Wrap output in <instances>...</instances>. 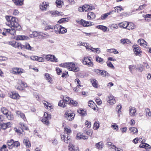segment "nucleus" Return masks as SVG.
Segmentation results:
<instances>
[{"mask_svg":"<svg viewBox=\"0 0 151 151\" xmlns=\"http://www.w3.org/2000/svg\"><path fill=\"white\" fill-rule=\"evenodd\" d=\"M45 59L47 61L53 62H57L58 61V59L54 55H46Z\"/></svg>","mask_w":151,"mask_h":151,"instance_id":"nucleus-8","label":"nucleus"},{"mask_svg":"<svg viewBox=\"0 0 151 151\" xmlns=\"http://www.w3.org/2000/svg\"><path fill=\"white\" fill-rule=\"evenodd\" d=\"M136 111V110L134 107H131L129 110V114L131 116H134Z\"/></svg>","mask_w":151,"mask_h":151,"instance_id":"nucleus-22","label":"nucleus"},{"mask_svg":"<svg viewBox=\"0 0 151 151\" xmlns=\"http://www.w3.org/2000/svg\"><path fill=\"white\" fill-rule=\"evenodd\" d=\"M69 65L68 69L70 70L77 72L79 70V68L76 66L75 64L73 62L69 63Z\"/></svg>","mask_w":151,"mask_h":151,"instance_id":"nucleus-4","label":"nucleus"},{"mask_svg":"<svg viewBox=\"0 0 151 151\" xmlns=\"http://www.w3.org/2000/svg\"><path fill=\"white\" fill-rule=\"evenodd\" d=\"M85 124L86 125V127L89 128L91 127V123L88 120H86L85 123Z\"/></svg>","mask_w":151,"mask_h":151,"instance_id":"nucleus-51","label":"nucleus"},{"mask_svg":"<svg viewBox=\"0 0 151 151\" xmlns=\"http://www.w3.org/2000/svg\"><path fill=\"white\" fill-rule=\"evenodd\" d=\"M87 18L88 20L93 19L96 17L95 14L92 12H88L87 14Z\"/></svg>","mask_w":151,"mask_h":151,"instance_id":"nucleus-16","label":"nucleus"},{"mask_svg":"<svg viewBox=\"0 0 151 151\" xmlns=\"http://www.w3.org/2000/svg\"><path fill=\"white\" fill-rule=\"evenodd\" d=\"M146 116H147V115L149 116H151V112H150V110L148 109H147L146 110Z\"/></svg>","mask_w":151,"mask_h":151,"instance_id":"nucleus-62","label":"nucleus"},{"mask_svg":"<svg viewBox=\"0 0 151 151\" xmlns=\"http://www.w3.org/2000/svg\"><path fill=\"white\" fill-rule=\"evenodd\" d=\"M122 108V106L120 105H118L116 107V111L118 112L119 113L120 112H121L120 111L121 109Z\"/></svg>","mask_w":151,"mask_h":151,"instance_id":"nucleus-52","label":"nucleus"},{"mask_svg":"<svg viewBox=\"0 0 151 151\" xmlns=\"http://www.w3.org/2000/svg\"><path fill=\"white\" fill-rule=\"evenodd\" d=\"M55 3L58 7L60 8H61L62 6V4H63V1L62 0H56Z\"/></svg>","mask_w":151,"mask_h":151,"instance_id":"nucleus-25","label":"nucleus"},{"mask_svg":"<svg viewBox=\"0 0 151 151\" xmlns=\"http://www.w3.org/2000/svg\"><path fill=\"white\" fill-rule=\"evenodd\" d=\"M7 20L6 24L11 28V29H6V32L12 35L16 34V30H19L21 29L20 26L17 22L18 19L15 17L11 16H6Z\"/></svg>","mask_w":151,"mask_h":151,"instance_id":"nucleus-1","label":"nucleus"},{"mask_svg":"<svg viewBox=\"0 0 151 151\" xmlns=\"http://www.w3.org/2000/svg\"><path fill=\"white\" fill-rule=\"evenodd\" d=\"M129 130L132 133L137 134L138 132V130L137 128L135 127H131L129 128Z\"/></svg>","mask_w":151,"mask_h":151,"instance_id":"nucleus-27","label":"nucleus"},{"mask_svg":"<svg viewBox=\"0 0 151 151\" xmlns=\"http://www.w3.org/2000/svg\"><path fill=\"white\" fill-rule=\"evenodd\" d=\"M110 15V13L108 12L102 14L101 16V19L102 20H104L106 19L108 16Z\"/></svg>","mask_w":151,"mask_h":151,"instance_id":"nucleus-39","label":"nucleus"},{"mask_svg":"<svg viewBox=\"0 0 151 151\" xmlns=\"http://www.w3.org/2000/svg\"><path fill=\"white\" fill-rule=\"evenodd\" d=\"M71 102L70 105H72L74 106H76L78 104V102L76 101H74L73 100H71Z\"/></svg>","mask_w":151,"mask_h":151,"instance_id":"nucleus-56","label":"nucleus"},{"mask_svg":"<svg viewBox=\"0 0 151 151\" xmlns=\"http://www.w3.org/2000/svg\"><path fill=\"white\" fill-rule=\"evenodd\" d=\"M69 149L71 151H79L78 148L76 147V148L74 147V146L73 145L71 144H69Z\"/></svg>","mask_w":151,"mask_h":151,"instance_id":"nucleus-23","label":"nucleus"},{"mask_svg":"<svg viewBox=\"0 0 151 151\" xmlns=\"http://www.w3.org/2000/svg\"><path fill=\"white\" fill-rule=\"evenodd\" d=\"M68 76V72L65 71V73H63L62 75V77L63 78H66V77Z\"/></svg>","mask_w":151,"mask_h":151,"instance_id":"nucleus-59","label":"nucleus"},{"mask_svg":"<svg viewBox=\"0 0 151 151\" xmlns=\"http://www.w3.org/2000/svg\"><path fill=\"white\" fill-rule=\"evenodd\" d=\"M0 125L1 128L3 129H5L11 126L10 122H8L7 123H3L1 124Z\"/></svg>","mask_w":151,"mask_h":151,"instance_id":"nucleus-13","label":"nucleus"},{"mask_svg":"<svg viewBox=\"0 0 151 151\" xmlns=\"http://www.w3.org/2000/svg\"><path fill=\"white\" fill-rule=\"evenodd\" d=\"M65 131L67 134L68 135H69L71 132V130L70 129L66 127L65 128Z\"/></svg>","mask_w":151,"mask_h":151,"instance_id":"nucleus-55","label":"nucleus"},{"mask_svg":"<svg viewBox=\"0 0 151 151\" xmlns=\"http://www.w3.org/2000/svg\"><path fill=\"white\" fill-rule=\"evenodd\" d=\"M6 147V145H3L0 148V151H8Z\"/></svg>","mask_w":151,"mask_h":151,"instance_id":"nucleus-49","label":"nucleus"},{"mask_svg":"<svg viewBox=\"0 0 151 151\" xmlns=\"http://www.w3.org/2000/svg\"><path fill=\"white\" fill-rule=\"evenodd\" d=\"M83 64L86 65L89 67H92L93 63L91 61V60L88 57L84 58L83 60Z\"/></svg>","mask_w":151,"mask_h":151,"instance_id":"nucleus-5","label":"nucleus"},{"mask_svg":"<svg viewBox=\"0 0 151 151\" xmlns=\"http://www.w3.org/2000/svg\"><path fill=\"white\" fill-rule=\"evenodd\" d=\"M95 146L98 149H102L103 147V142H99L96 144Z\"/></svg>","mask_w":151,"mask_h":151,"instance_id":"nucleus-36","label":"nucleus"},{"mask_svg":"<svg viewBox=\"0 0 151 151\" xmlns=\"http://www.w3.org/2000/svg\"><path fill=\"white\" fill-rule=\"evenodd\" d=\"M76 139H86V136L83 135L80 133H78L76 136Z\"/></svg>","mask_w":151,"mask_h":151,"instance_id":"nucleus-30","label":"nucleus"},{"mask_svg":"<svg viewBox=\"0 0 151 151\" xmlns=\"http://www.w3.org/2000/svg\"><path fill=\"white\" fill-rule=\"evenodd\" d=\"M12 1L17 6H22L23 4L24 0H12Z\"/></svg>","mask_w":151,"mask_h":151,"instance_id":"nucleus-18","label":"nucleus"},{"mask_svg":"<svg viewBox=\"0 0 151 151\" xmlns=\"http://www.w3.org/2000/svg\"><path fill=\"white\" fill-rule=\"evenodd\" d=\"M96 61L100 63H102L103 62V59L99 56L96 57Z\"/></svg>","mask_w":151,"mask_h":151,"instance_id":"nucleus-45","label":"nucleus"},{"mask_svg":"<svg viewBox=\"0 0 151 151\" xmlns=\"http://www.w3.org/2000/svg\"><path fill=\"white\" fill-rule=\"evenodd\" d=\"M58 105L63 108L65 107L66 106V105L65 104L63 99L60 101L58 103Z\"/></svg>","mask_w":151,"mask_h":151,"instance_id":"nucleus-31","label":"nucleus"},{"mask_svg":"<svg viewBox=\"0 0 151 151\" xmlns=\"http://www.w3.org/2000/svg\"><path fill=\"white\" fill-rule=\"evenodd\" d=\"M128 24V27L127 28V29L130 30L131 29H133L135 28V27L134 25V24L132 22L129 23Z\"/></svg>","mask_w":151,"mask_h":151,"instance_id":"nucleus-33","label":"nucleus"},{"mask_svg":"<svg viewBox=\"0 0 151 151\" xmlns=\"http://www.w3.org/2000/svg\"><path fill=\"white\" fill-rule=\"evenodd\" d=\"M54 28V26H51V25H49L46 26L45 29V30H47V29H53Z\"/></svg>","mask_w":151,"mask_h":151,"instance_id":"nucleus-61","label":"nucleus"},{"mask_svg":"<svg viewBox=\"0 0 151 151\" xmlns=\"http://www.w3.org/2000/svg\"><path fill=\"white\" fill-rule=\"evenodd\" d=\"M92 23L90 22L86 21L84 20L83 26L84 27H88L92 25Z\"/></svg>","mask_w":151,"mask_h":151,"instance_id":"nucleus-35","label":"nucleus"},{"mask_svg":"<svg viewBox=\"0 0 151 151\" xmlns=\"http://www.w3.org/2000/svg\"><path fill=\"white\" fill-rule=\"evenodd\" d=\"M20 145V143L18 141H14V143H13V147H15L17 148Z\"/></svg>","mask_w":151,"mask_h":151,"instance_id":"nucleus-44","label":"nucleus"},{"mask_svg":"<svg viewBox=\"0 0 151 151\" xmlns=\"http://www.w3.org/2000/svg\"><path fill=\"white\" fill-rule=\"evenodd\" d=\"M13 143H14V140L12 139L8 140L7 142L8 148L9 149L13 148Z\"/></svg>","mask_w":151,"mask_h":151,"instance_id":"nucleus-12","label":"nucleus"},{"mask_svg":"<svg viewBox=\"0 0 151 151\" xmlns=\"http://www.w3.org/2000/svg\"><path fill=\"white\" fill-rule=\"evenodd\" d=\"M142 138H139V139L137 138H135L134 139H133V142L135 143V144H137L138 143V141L139 140H141Z\"/></svg>","mask_w":151,"mask_h":151,"instance_id":"nucleus-63","label":"nucleus"},{"mask_svg":"<svg viewBox=\"0 0 151 151\" xmlns=\"http://www.w3.org/2000/svg\"><path fill=\"white\" fill-rule=\"evenodd\" d=\"M64 116L68 120L72 121L74 119L75 114L73 112H72L71 111L69 112L68 111H66L65 114Z\"/></svg>","mask_w":151,"mask_h":151,"instance_id":"nucleus-3","label":"nucleus"},{"mask_svg":"<svg viewBox=\"0 0 151 151\" xmlns=\"http://www.w3.org/2000/svg\"><path fill=\"white\" fill-rule=\"evenodd\" d=\"M9 43L10 45L15 48H17L19 49H22V47H23V45H22L21 43L16 42L14 41L10 42Z\"/></svg>","mask_w":151,"mask_h":151,"instance_id":"nucleus-7","label":"nucleus"},{"mask_svg":"<svg viewBox=\"0 0 151 151\" xmlns=\"http://www.w3.org/2000/svg\"><path fill=\"white\" fill-rule=\"evenodd\" d=\"M94 72H96V73L99 75H100L101 76L103 75V73L104 71L99 70V69H94Z\"/></svg>","mask_w":151,"mask_h":151,"instance_id":"nucleus-42","label":"nucleus"},{"mask_svg":"<svg viewBox=\"0 0 151 151\" xmlns=\"http://www.w3.org/2000/svg\"><path fill=\"white\" fill-rule=\"evenodd\" d=\"M86 110H83L81 109H80L78 110V112L83 116L85 115L86 113Z\"/></svg>","mask_w":151,"mask_h":151,"instance_id":"nucleus-40","label":"nucleus"},{"mask_svg":"<svg viewBox=\"0 0 151 151\" xmlns=\"http://www.w3.org/2000/svg\"><path fill=\"white\" fill-rule=\"evenodd\" d=\"M133 48L135 55L137 56H141L142 55V52L139 46L137 45H134L133 46Z\"/></svg>","mask_w":151,"mask_h":151,"instance_id":"nucleus-6","label":"nucleus"},{"mask_svg":"<svg viewBox=\"0 0 151 151\" xmlns=\"http://www.w3.org/2000/svg\"><path fill=\"white\" fill-rule=\"evenodd\" d=\"M1 111L3 114L7 115L8 114V110L5 108H3L1 109Z\"/></svg>","mask_w":151,"mask_h":151,"instance_id":"nucleus-43","label":"nucleus"},{"mask_svg":"<svg viewBox=\"0 0 151 151\" xmlns=\"http://www.w3.org/2000/svg\"><path fill=\"white\" fill-rule=\"evenodd\" d=\"M39 34L38 32L36 31H34L32 32V35L34 37H37Z\"/></svg>","mask_w":151,"mask_h":151,"instance_id":"nucleus-60","label":"nucleus"},{"mask_svg":"<svg viewBox=\"0 0 151 151\" xmlns=\"http://www.w3.org/2000/svg\"><path fill=\"white\" fill-rule=\"evenodd\" d=\"M6 117L8 119L10 120H12L13 119V115L11 113H9L8 115H7Z\"/></svg>","mask_w":151,"mask_h":151,"instance_id":"nucleus-48","label":"nucleus"},{"mask_svg":"<svg viewBox=\"0 0 151 151\" xmlns=\"http://www.w3.org/2000/svg\"><path fill=\"white\" fill-rule=\"evenodd\" d=\"M99 127V124L97 122H95L93 124V128L95 130L97 129Z\"/></svg>","mask_w":151,"mask_h":151,"instance_id":"nucleus-46","label":"nucleus"},{"mask_svg":"<svg viewBox=\"0 0 151 151\" xmlns=\"http://www.w3.org/2000/svg\"><path fill=\"white\" fill-rule=\"evenodd\" d=\"M12 73L16 75L22 73V69L20 68H14L13 69Z\"/></svg>","mask_w":151,"mask_h":151,"instance_id":"nucleus-9","label":"nucleus"},{"mask_svg":"<svg viewBox=\"0 0 151 151\" xmlns=\"http://www.w3.org/2000/svg\"><path fill=\"white\" fill-rule=\"evenodd\" d=\"M61 26L59 24H56L54 27L55 32L56 34L59 33L60 29Z\"/></svg>","mask_w":151,"mask_h":151,"instance_id":"nucleus-26","label":"nucleus"},{"mask_svg":"<svg viewBox=\"0 0 151 151\" xmlns=\"http://www.w3.org/2000/svg\"><path fill=\"white\" fill-rule=\"evenodd\" d=\"M91 82L92 83L93 86L96 88H97L98 86V84L97 83V81L95 79H92L91 80Z\"/></svg>","mask_w":151,"mask_h":151,"instance_id":"nucleus-32","label":"nucleus"},{"mask_svg":"<svg viewBox=\"0 0 151 151\" xmlns=\"http://www.w3.org/2000/svg\"><path fill=\"white\" fill-rule=\"evenodd\" d=\"M22 49L24 50L25 49L28 50H33V47H31L30 45L28 43H26L24 45H23Z\"/></svg>","mask_w":151,"mask_h":151,"instance_id":"nucleus-15","label":"nucleus"},{"mask_svg":"<svg viewBox=\"0 0 151 151\" xmlns=\"http://www.w3.org/2000/svg\"><path fill=\"white\" fill-rule=\"evenodd\" d=\"M88 106L89 107L91 108L94 110H96V108L95 106H96L95 104L92 101H89L88 103Z\"/></svg>","mask_w":151,"mask_h":151,"instance_id":"nucleus-21","label":"nucleus"},{"mask_svg":"<svg viewBox=\"0 0 151 151\" xmlns=\"http://www.w3.org/2000/svg\"><path fill=\"white\" fill-rule=\"evenodd\" d=\"M83 12H86L88 11V5L85 4L83 6Z\"/></svg>","mask_w":151,"mask_h":151,"instance_id":"nucleus-47","label":"nucleus"},{"mask_svg":"<svg viewBox=\"0 0 151 151\" xmlns=\"http://www.w3.org/2000/svg\"><path fill=\"white\" fill-rule=\"evenodd\" d=\"M69 19L68 18H63L61 19L58 22L59 23H61L63 22H66L68 21Z\"/></svg>","mask_w":151,"mask_h":151,"instance_id":"nucleus-37","label":"nucleus"},{"mask_svg":"<svg viewBox=\"0 0 151 151\" xmlns=\"http://www.w3.org/2000/svg\"><path fill=\"white\" fill-rule=\"evenodd\" d=\"M107 99L108 102L111 105L113 104L116 102L115 99H114V96L112 95L109 96Z\"/></svg>","mask_w":151,"mask_h":151,"instance_id":"nucleus-10","label":"nucleus"},{"mask_svg":"<svg viewBox=\"0 0 151 151\" xmlns=\"http://www.w3.org/2000/svg\"><path fill=\"white\" fill-rule=\"evenodd\" d=\"M45 76L46 79L47 80L49 83H51L52 80V78H51L50 75L48 73H45Z\"/></svg>","mask_w":151,"mask_h":151,"instance_id":"nucleus-28","label":"nucleus"},{"mask_svg":"<svg viewBox=\"0 0 151 151\" xmlns=\"http://www.w3.org/2000/svg\"><path fill=\"white\" fill-rule=\"evenodd\" d=\"M69 63H61L60 64L59 66L60 67L67 68H68V66Z\"/></svg>","mask_w":151,"mask_h":151,"instance_id":"nucleus-41","label":"nucleus"},{"mask_svg":"<svg viewBox=\"0 0 151 151\" xmlns=\"http://www.w3.org/2000/svg\"><path fill=\"white\" fill-rule=\"evenodd\" d=\"M63 99L66 105L67 104H69L70 105V102H71V100L70 98L69 97L65 96L63 97Z\"/></svg>","mask_w":151,"mask_h":151,"instance_id":"nucleus-20","label":"nucleus"},{"mask_svg":"<svg viewBox=\"0 0 151 151\" xmlns=\"http://www.w3.org/2000/svg\"><path fill=\"white\" fill-rule=\"evenodd\" d=\"M137 42L141 46H144V45L147 43L146 42L144 39H142L138 40Z\"/></svg>","mask_w":151,"mask_h":151,"instance_id":"nucleus-29","label":"nucleus"},{"mask_svg":"<svg viewBox=\"0 0 151 151\" xmlns=\"http://www.w3.org/2000/svg\"><path fill=\"white\" fill-rule=\"evenodd\" d=\"M23 143L27 148H29L31 147V145L28 138L25 137L23 140Z\"/></svg>","mask_w":151,"mask_h":151,"instance_id":"nucleus-11","label":"nucleus"},{"mask_svg":"<svg viewBox=\"0 0 151 151\" xmlns=\"http://www.w3.org/2000/svg\"><path fill=\"white\" fill-rule=\"evenodd\" d=\"M88 11H91L95 9L94 6L91 4L88 5Z\"/></svg>","mask_w":151,"mask_h":151,"instance_id":"nucleus-58","label":"nucleus"},{"mask_svg":"<svg viewBox=\"0 0 151 151\" xmlns=\"http://www.w3.org/2000/svg\"><path fill=\"white\" fill-rule=\"evenodd\" d=\"M67 32V29L61 26L60 32H59V34H63L66 33Z\"/></svg>","mask_w":151,"mask_h":151,"instance_id":"nucleus-38","label":"nucleus"},{"mask_svg":"<svg viewBox=\"0 0 151 151\" xmlns=\"http://www.w3.org/2000/svg\"><path fill=\"white\" fill-rule=\"evenodd\" d=\"M115 9H117V12L118 13L120 12L122 10H123L122 7L121 6H117L115 7Z\"/></svg>","mask_w":151,"mask_h":151,"instance_id":"nucleus-50","label":"nucleus"},{"mask_svg":"<svg viewBox=\"0 0 151 151\" xmlns=\"http://www.w3.org/2000/svg\"><path fill=\"white\" fill-rule=\"evenodd\" d=\"M76 22L78 24H81L83 26L84 20L82 19L80 20L79 19H77L76 20Z\"/></svg>","mask_w":151,"mask_h":151,"instance_id":"nucleus-53","label":"nucleus"},{"mask_svg":"<svg viewBox=\"0 0 151 151\" xmlns=\"http://www.w3.org/2000/svg\"><path fill=\"white\" fill-rule=\"evenodd\" d=\"M40 9L43 11H45L46 10V8L43 5L42 3L40 5Z\"/></svg>","mask_w":151,"mask_h":151,"instance_id":"nucleus-54","label":"nucleus"},{"mask_svg":"<svg viewBox=\"0 0 151 151\" xmlns=\"http://www.w3.org/2000/svg\"><path fill=\"white\" fill-rule=\"evenodd\" d=\"M96 28L103 30L104 32H106L107 29V27L103 25H99L96 26Z\"/></svg>","mask_w":151,"mask_h":151,"instance_id":"nucleus-24","label":"nucleus"},{"mask_svg":"<svg viewBox=\"0 0 151 151\" xmlns=\"http://www.w3.org/2000/svg\"><path fill=\"white\" fill-rule=\"evenodd\" d=\"M19 96V95L17 93H16L14 92H12L10 94V96L11 98L13 99H17L18 96Z\"/></svg>","mask_w":151,"mask_h":151,"instance_id":"nucleus-34","label":"nucleus"},{"mask_svg":"<svg viewBox=\"0 0 151 151\" xmlns=\"http://www.w3.org/2000/svg\"><path fill=\"white\" fill-rule=\"evenodd\" d=\"M106 63L108 67H109L111 68H114L113 65L111 62H107Z\"/></svg>","mask_w":151,"mask_h":151,"instance_id":"nucleus-57","label":"nucleus"},{"mask_svg":"<svg viewBox=\"0 0 151 151\" xmlns=\"http://www.w3.org/2000/svg\"><path fill=\"white\" fill-rule=\"evenodd\" d=\"M129 25L128 22H123L119 24V25L120 27L127 29L128 26Z\"/></svg>","mask_w":151,"mask_h":151,"instance_id":"nucleus-14","label":"nucleus"},{"mask_svg":"<svg viewBox=\"0 0 151 151\" xmlns=\"http://www.w3.org/2000/svg\"><path fill=\"white\" fill-rule=\"evenodd\" d=\"M103 74V75L102 76L103 77H108L109 76V74L107 72L104 71Z\"/></svg>","mask_w":151,"mask_h":151,"instance_id":"nucleus-64","label":"nucleus"},{"mask_svg":"<svg viewBox=\"0 0 151 151\" xmlns=\"http://www.w3.org/2000/svg\"><path fill=\"white\" fill-rule=\"evenodd\" d=\"M29 39L27 37L24 35H18L16 37V40H25Z\"/></svg>","mask_w":151,"mask_h":151,"instance_id":"nucleus-19","label":"nucleus"},{"mask_svg":"<svg viewBox=\"0 0 151 151\" xmlns=\"http://www.w3.org/2000/svg\"><path fill=\"white\" fill-rule=\"evenodd\" d=\"M16 113L18 116L22 118L24 121H25L26 118L24 114L19 111H17Z\"/></svg>","mask_w":151,"mask_h":151,"instance_id":"nucleus-17","label":"nucleus"},{"mask_svg":"<svg viewBox=\"0 0 151 151\" xmlns=\"http://www.w3.org/2000/svg\"><path fill=\"white\" fill-rule=\"evenodd\" d=\"M44 117L42 119V121L44 124L48 125L49 124V120L51 119V115L50 114L45 112L44 114Z\"/></svg>","mask_w":151,"mask_h":151,"instance_id":"nucleus-2","label":"nucleus"}]
</instances>
